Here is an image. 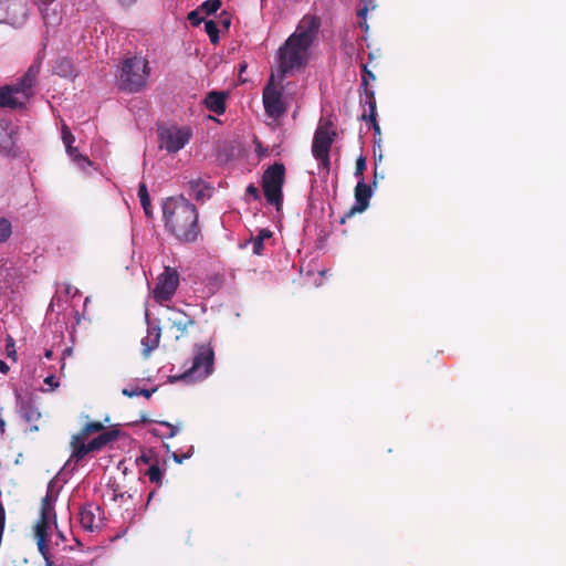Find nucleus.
Returning a JSON list of instances; mask_svg holds the SVG:
<instances>
[{"mask_svg": "<svg viewBox=\"0 0 566 566\" xmlns=\"http://www.w3.org/2000/svg\"><path fill=\"white\" fill-rule=\"evenodd\" d=\"M321 21L314 15H305L296 31L291 34L277 52L280 78L300 71L307 60L308 49L318 31Z\"/></svg>", "mask_w": 566, "mask_h": 566, "instance_id": "obj_1", "label": "nucleus"}, {"mask_svg": "<svg viewBox=\"0 0 566 566\" xmlns=\"http://www.w3.org/2000/svg\"><path fill=\"white\" fill-rule=\"evenodd\" d=\"M163 217L167 231L182 243L197 241L200 234L199 213L184 196L169 197L163 203Z\"/></svg>", "mask_w": 566, "mask_h": 566, "instance_id": "obj_2", "label": "nucleus"}, {"mask_svg": "<svg viewBox=\"0 0 566 566\" xmlns=\"http://www.w3.org/2000/svg\"><path fill=\"white\" fill-rule=\"evenodd\" d=\"M118 436L119 431L117 429L105 430L101 421L86 422L77 433L71 437V455L66 467L76 468L87 454L99 452L117 440Z\"/></svg>", "mask_w": 566, "mask_h": 566, "instance_id": "obj_3", "label": "nucleus"}, {"mask_svg": "<svg viewBox=\"0 0 566 566\" xmlns=\"http://www.w3.org/2000/svg\"><path fill=\"white\" fill-rule=\"evenodd\" d=\"M149 75L150 66L146 57L126 56L116 75L118 88L127 93L142 92L147 86Z\"/></svg>", "mask_w": 566, "mask_h": 566, "instance_id": "obj_4", "label": "nucleus"}, {"mask_svg": "<svg viewBox=\"0 0 566 566\" xmlns=\"http://www.w3.org/2000/svg\"><path fill=\"white\" fill-rule=\"evenodd\" d=\"M39 73L40 64L33 63L19 82L0 87V107H9L12 109L23 107L24 102L19 101L17 95L22 94L28 98Z\"/></svg>", "mask_w": 566, "mask_h": 566, "instance_id": "obj_5", "label": "nucleus"}, {"mask_svg": "<svg viewBox=\"0 0 566 566\" xmlns=\"http://www.w3.org/2000/svg\"><path fill=\"white\" fill-rule=\"evenodd\" d=\"M285 181V167L282 163L270 166L262 176V189L268 203L276 209L283 203V186Z\"/></svg>", "mask_w": 566, "mask_h": 566, "instance_id": "obj_6", "label": "nucleus"}, {"mask_svg": "<svg viewBox=\"0 0 566 566\" xmlns=\"http://www.w3.org/2000/svg\"><path fill=\"white\" fill-rule=\"evenodd\" d=\"M214 352L208 344L197 345L191 367L186 370L180 379L197 381L208 377L213 370Z\"/></svg>", "mask_w": 566, "mask_h": 566, "instance_id": "obj_7", "label": "nucleus"}, {"mask_svg": "<svg viewBox=\"0 0 566 566\" xmlns=\"http://www.w3.org/2000/svg\"><path fill=\"white\" fill-rule=\"evenodd\" d=\"M262 101L265 114L271 118H280L287 112L282 87H277L274 83V74H271L268 84L262 91Z\"/></svg>", "mask_w": 566, "mask_h": 566, "instance_id": "obj_8", "label": "nucleus"}, {"mask_svg": "<svg viewBox=\"0 0 566 566\" xmlns=\"http://www.w3.org/2000/svg\"><path fill=\"white\" fill-rule=\"evenodd\" d=\"M178 286V271L174 268L166 266L165 271L157 277V283L153 290V297L159 304L168 302L175 295Z\"/></svg>", "mask_w": 566, "mask_h": 566, "instance_id": "obj_9", "label": "nucleus"}, {"mask_svg": "<svg viewBox=\"0 0 566 566\" xmlns=\"http://www.w3.org/2000/svg\"><path fill=\"white\" fill-rule=\"evenodd\" d=\"M335 136V132L329 130L327 126H319L314 134L312 153L315 159L318 160L321 166L326 170H328L331 166L329 150Z\"/></svg>", "mask_w": 566, "mask_h": 566, "instance_id": "obj_10", "label": "nucleus"}, {"mask_svg": "<svg viewBox=\"0 0 566 566\" xmlns=\"http://www.w3.org/2000/svg\"><path fill=\"white\" fill-rule=\"evenodd\" d=\"M190 136V132L185 128H166L159 133L160 147L165 148L168 153H177L185 147Z\"/></svg>", "mask_w": 566, "mask_h": 566, "instance_id": "obj_11", "label": "nucleus"}, {"mask_svg": "<svg viewBox=\"0 0 566 566\" xmlns=\"http://www.w3.org/2000/svg\"><path fill=\"white\" fill-rule=\"evenodd\" d=\"M371 195V187L364 179L359 180L354 190L356 203L340 218V223H345L348 218L356 213L364 212L369 207Z\"/></svg>", "mask_w": 566, "mask_h": 566, "instance_id": "obj_12", "label": "nucleus"}, {"mask_svg": "<svg viewBox=\"0 0 566 566\" xmlns=\"http://www.w3.org/2000/svg\"><path fill=\"white\" fill-rule=\"evenodd\" d=\"M169 311L170 314L167 317V321L170 325V328H175L177 331L175 338L179 339L180 337L186 335L190 326H193L196 324V321L181 310L169 307Z\"/></svg>", "mask_w": 566, "mask_h": 566, "instance_id": "obj_13", "label": "nucleus"}, {"mask_svg": "<svg viewBox=\"0 0 566 566\" xmlns=\"http://www.w3.org/2000/svg\"><path fill=\"white\" fill-rule=\"evenodd\" d=\"M51 524H53V521L44 518V516H39L33 527L38 549L44 558H46V554L49 553V530Z\"/></svg>", "mask_w": 566, "mask_h": 566, "instance_id": "obj_14", "label": "nucleus"}, {"mask_svg": "<svg viewBox=\"0 0 566 566\" xmlns=\"http://www.w3.org/2000/svg\"><path fill=\"white\" fill-rule=\"evenodd\" d=\"M80 523L85 531L93 532L101 524V509L93 504H87L80 510Z\"/></svg>", "mask_w": 566, "mask_h": 566, "instance_id": "obj_15", "label": "nucleus"}, {"mask_svg": "<svg viewBox=\"0 0 566 566\" xmlns=\"http://www.w3.org/2000/svg\"><path fill=\"white\" fill-rule=\"evenodd\" d=\"M55 0H38L36 6L42 20L46 25H57L62 21V14L56 8H52Z\"/></svg>", "mask_w": 566, "mask_h": 566, "instance_id": "obj_16", "label": "nucleus"}, {"mask_svg": "<svg viewBox=\"0 0 566 566\" xmlns=\"http://www.w3.org/2000/svg\"><path fill=\"white\" fill-rule=\"evenodd\" d=\"M57 499V494L53 491V489L49 488L45 496L41 501L40 516H44V518L53 521L54 526H56V513H55V502Z\"/></svg>", "mask_w": 566, "mask_h": 566, "instance_id": "obj_17", "label": "nucleus"}, {"mask_svg": "<svg viewBox=\"0 0 566 566\" xmlns=\"http://www.w3.org/2000/svg\"><path fill=\"white\" fill-rule=\"evenodd\" d=\"M161 329L159 326H149L147 335L142 339L143 355L149 357L150 353L159 345Z\"/></svg>", "mask_w": 566, "mask_h": 566, "instance_id": "obj_18", "label": "nucleus"}, {"mask_svg": "<svg viewBox=\"0 0 566 566\" xmlns=\"http://www.w3.org/2000/svg\"><path fill=\"white\" fill-rule=\"evenodd\" d=\"M205 104L209 111L222 115L226 112V95L222 92H209L206 96Z\"/></svg>", "mask_w": 566, "mask_h": 566, "instance_id": "obj_19", "label": "nucleus"}, {"mask_svg": "<svg viewBox=\"0 0 566 566\" xmlns=\"http://www.w3.org/2000/svg\"><path fill=\"white\" fill-rule=\"evenodd\" d=\"M20 413L28 423L33 424L32 429L38 430L35 423L41 419V412L32 402H23L20 407Z\"/></svg>", "mask_w": 566, "mask_h": 566, "instance_id": "obj_20", "label": "nucleus"}, {"mask_svg": "<svg viewBox=\"0 0 566 566\" xmlns=\"http://www.w3.org/2000/svg\"><path fill=\"white\" fill-rule=\"evenodd\" d=\"M366 103L368 105L369 113L367 114L366 112H364L361 115V119L370 122L375 133L380 134V127L376 120V97L374 92L368 93V101H366Z\"/></svg>", "mask_w": 566, "mask_h": 566, "instance_id": "obj_21", "label": "nucleus"}, {"mask_svg": "<svg viewBox=\"0 0 566 566\" xmlns=\"http://www.w3.org/2000/svg\"><path fill=\"white\" fill-rule=\"evenodd\" d=\"M190 195L198 201L210 197V188L200 179L189 181Z\"/></svg>", "mask_w": 566, "mask_h": 566, "instance_id": "obj_22", "label": "nucleus"}, {"mask_svg": "<svg viewBox=\"0 0 566 566\" xmlns=\"http://www.w3.org/2000/svg\"><path fill=\"white\" fill-rule=\"evenodd\" d=\"M272 237V231L269 229H261L258 235L252 240V251L256 255H261L264 250V240Z\"/></svg>", "mask_w": 566, "mask_h": 566, "instance_id": "obj_23", "label": "nucleus"}, {"mask_svg": "<svg viewBox=\"0 0 566 566\" xmlns=\"http://www.w3.org/2000/svg\"><path fill=\"white\" fill-rule=\"evenodd\" d=\"M138 198H139L142 207H143V209L145 211V214L147 217H150L151 216V211H150V208H151L150 197H149V193H148V190H147V186L144 182L139 184V187H138Z\"/></svg>", "mask_w": 566, "mask_h": 566, "instance_id": "obj_24", "label": "nucleus"}, {"mask_svg": "<svg viewBox=\"0 0 566 566\" xmlns=\"http://www.w3.org/2000/svg\"><path fill=\"white\" fill-rule=\"evenodd\" d=\"M376 78L375 74L368 70L366 64L361 65V87L364 90V94L366 95V101H368V93L373 92L368 88L369 81H374Z\"/></svg>", "mask_w": 566, "mask_h": 566, "instance_id": "obj_25", "label": "nucleus"}, {"mask_svg": "<svg viewBox=\"0 0 566 566\" xmlns=\"http://www.w3.org/2000/svg\"><path fill=\"white\" fill-rule=\"evenodd\" d=\"M145 474L149 478L150 482L156 483L157 485L161 484L163 472L157 461L150 464Z\"/></svg>", "mask_w": 566, "mask_h": 566, "instance_id": "obj_26", "label": "nucleus"}, {"mask_svg": "<svg viewBox=\"0 0 566 566\" xmlns=\"http://www.w3.org/2000/svg\"><path fill=\"white\" fill-rule=\"evenodd\" d=\"M205 30L209 35V39L212 44H217L219 42V29L213 20L205 21Z\"/></svg>", "mask_w": 566, "mask_h": 566, "instance_id": "obj_27", "label": "nucleus"}, {"mask_svg": "<svg viewBox=\"0 0 566 566\" xmlns=\"http://www.w3.org/2000/svg\"><path fill=\"white\" fill-rule=\"evenodd\" d=\"M56 73L63 76L70 75L72 73V63L69 59H60L56 62L55 66Z\"/></svg>", "mask_w": 566, "mask_h": 566, "instance_id": "obj_28", "label": "nucleus"}, {"mask_svg": "<svg viewBox=\"0 0 566 566\" xmlns=\"http://www.w3.org/2000/svg\"><path fill=\"white\" fill-rule=\"evenodd\" d=\"M12 233V227L9 220L0 217V242H6Z\"/></svg>", "mask_w": 566, "mask_h": 566, "instance_id": "obj_29", "label": "nucleus"}, {"mask_svg": "<svg viewBox=\"0 0 566 566\" xmlns=\"http://www.w3.org/2000/svg\"><path fill=\"white\" fill-rule=\"evenodd\" d=\"M220 0H207L201 6V8L206 11L207 14H212L217 12L220 9Z\"/></svg>", "mask_w": 566, "mask_h": 566, "instance_id": "obj_30", "label": "nucleus"}, {"mask_svg": "<svg viewBox=\"0 0 566 566\" xmlns=\"http://www.w3.org/2000/svg\"><path fill=\"white\" fill-rule=\"evenodd\" d=\"M62 140L65 147L72 146L75 142L74 135L72 134L69 126L65 124L62 125Z\"/></svg>", "mask_w": 566, "mask_h": 566, "instance_id": "obj_31", "label": "nucleus"}, {"mask_svg": "<svg viewBox=\"0 0 566 566\" xmlns=\"http://www.w3.org/2000/svg\"><path fill=\"white\" fill-rule=\"evenodd\" d=\"M366 170V158L364 156H359L356 159L355 166V176L359 178V180L364 179V171Z\"/></svg>", "mask_w": 566, "mask_h": 566, "instance_id": "obj_32", "label": "nucleus"}, {"mask_svg": "<svg viewBox=\"0 0 566 566\" xmlns=\"http://www.w3.org/2000/svg\"><path fill=\"white\" fill-rule=\"evenodd\" d=\"M65 149H66L67 155L70 157H72L74 161H77V163H81L82 160L83 161H88L87 157L82 156L78 153V149L76 147H74L73 145L69 146V147H65Z\"/></svg>", "mask_w": 566, "mask_h": 566, "instance_id": "obj_33", "label": "nucleus"}, {"mask_svg": "<svg viewBox=\"0 0 566 566\" xmlns=\"http://www.w3.org/2000/svg\"><path fill=\"white\" fill-rule=\"evenodd\" d=\"M187 19L193 27H198L203 21V18L196 10L189 12Z\"/></svg>", "mask_w": 566, "mask_h": 566, "instance_id": "obj_34", "label": "nucleus"}, {"mask_svg": "<svg viewBox=\"0 0 566 566\" xmlns=\"http://www.w3.org/2000/svg\"><path fill=\"white\" fill-rule=\"evenodd\" d=\"M1 147L7 155H10L13 151L14 142L12 139V132L10 134H8V138L4 143V145H2Z\"/></svg>", "mask_w": 566, "mask_h": 566, "instance_id": "obj_35", "label": "nucleus"}, {"mask_svg": "<svg viewBox=\"0 0 566 566\" xmlns=\"http://www.w3.org/2000/svg\"><path fill=\"white\" fill-rule=\"evenodd\" d=\"M247 195L251 196L254 200H259L260 199V192H259V189L253 185H249L247 187Z\"/></svg>", "mask_w": 566, "mask_h": 566, "instance_id": "obj_36", "label": "nucleus"}, {"mask_svg": "<svg viewBox=\"0 0 566 566\" xmlns=\"http://www.w3.org/2000/svg\"><path fill=\"white\" fill-rule=\"evenodd\" d=\"M44 384L50 386V390H54L56 387H59V381L56 380L55 376L50 375L44 379Z\"/></svg>", "mask_w": 566, "mask_h": 566, "instance_id": "obj_37", "label": "nucleus"}, {"mask_svg": "<svg viewBox=\"0 0 566 566\" xmlns=\"http://www.w3.org/2000/svg\"><path fill=\"white\" fill-rule=\"evenodd\" d=\"M122 394L126 397H135V396H139V389H128V388H124Z\"/></svg>", "mask_w": 566, "mask_h": 566, "instance_id": "obj_38", "label": "nucleus"}, {"mask_svg": "<svg viewBox=\"0 0 566 566\" xmlns=\"http://www.w3.org/2000/svg\"><path fill=\"white\" fill-rule=\"evenodd\" d=\"M161 424L168 427L170 429V432H169V437H174L176 433H177V427L176 426H172L168 422H161Z\"/></svg>", "mask_w": 566, "mask_h": 566, "instance_id": "obj_39", "label": "nucleus"}, {"mask_svg": "<svg viewBox=\"0 0 566 566\" xmlns=\"http://www.w3.org/2000/svg\"><path fill=\"white\" fill-rule=\"evenodd\" d=\"M55 527V532H56V536L62 541V542H65L66 541V537L65 535L63 534V532L59 528V526H54Z\"/></svg>", "mask_w": 566, "mask_h": 566, "instance_id": "obj_40", "label": "nucleus"}, {"mask_svg": "<svg viewBox=\"0 0 566 566\" xmlns=\"http://www.w3.org/2000/svg\"><path fill=\"white\" fill-rule=\"evenodd\" d=\"M367 12H368V7H366V6H365L364 8H361V9H359V10H358V13H357V14H358V17H359V18L365 19V18H366V15H367Z\"/></svg>", "mask_w": 566, "mask_h": 566, "instance_id": "obj_41", "label": "nucleus"}, {"mask_svg": "<svg viewBox=\"0 0 566 566\" xmlns=\"http://www.w3.org/2000/svg\"><path fill=\"white\" fill-rule=\"evenodd\" d=\"M153 391H154V390L139 389V395H143L144 397H146L147 399H149V398L151 397Z\"/></svg>", "mask_w": 566, "mask_h": 566, "instance_id": "obj_42", "label": "nucleus"}, {"mask_svg": "<svg viewBox=\"0 0 566 566\" xmlns=\"http://www.w3.org/2000/svg\"><path fill=\"white\" fill-rule=\"evenodd\" d=\"M9 370V366L6 361L0 359V373L6 374Z\"/></svg>", "mask_w": 566, "mask_h": 566, "instance_id": "obj_43", "label": "nucleus"}, {"mask_svg": "<svg viewBox=\"0 0 566 566\" xmlns=\"http://www.w3.org/2000/svg\"><path fill=\"white\" fill-rule=\"evenodd\" d=\"M137 461H138V462L140 461V462H144V463H147V464H148V463H150V458H149L148 455H146V454H142V455L137 459Z\"/></svg>", "mask_w": 566, "mask_h": 566, "instance_id": "obj_44", "label": "nucleus"}, {"mask_svg": "<svg viewBox=\"0 0 566 566\" xmlns=\"http://www.w3.org/2000/svg\"><path fill=\"white\" fill-rule=\"evenodd\" d=\"M53 356V352L51 349H46L44 353V357L48 359H51Z\"/></svg>", "mask_w": 566, "mask_h": 566, "instance_id": "obj_45", "label": "nucleus"}, {"mask_svg": "<svg viewBox=\"0 0 566 566\" xmlns=\"http://www.w3.org/2000/svg\"><path fill=\"white\" fill-rule=\"evenodd\" d=\"M136 0H119V2L124 6H130L132 3H134Z\"/></svg>", "mask_w": 566, "mask_h": 566, "instance_id": "obj_46", "label": "nucleus"}, {"mask_svg": "<svg viewBox=\"0 0 566 566\" xmlns=\"http://www.w3.org/2000/svg\"><path fill=\"white\" fill-rule=\"evenodd\" d=\"M48 555H49V553L46 554V556H48ZM45 560H46V566H56V565H54V563L49 562V558H48V557L45 558Z\"/></svg>", "mask_w": 566, "mask_h": 566, "instance_id": "obj_47", "label": "nucleus"}, {"mask_svg": "<svg viewBox=\"0 0 566 566\" xmlns=\"http://www.w3.org/2000/svg\"><path fill=\"white\" fill-rule=\"evenodd\" d=\"M359 25H360V28H365L366 30L368 29V25L366 22H364V23L361 22V23H359Z\"/></svg>", "mask_w": 566, "mask_h": 566, "instance_id": "obj_48", "label": "nucleus"}, {"mask_svg": "<svg viewBox=\"0 0 566 566\" xmlns=\"http://www.w3.org/2000/svg\"><path fill=\"white\" fill-rule=\"evenodd\" d=\"M223 25H226L228 28L230 25V21L229 20H224L223 21Z\"/></svg>", "mask_w": 566, "mask_h": 566, "instance_id": "obj_49", "label": "nucleus"}, {"mask_svg": "<svg viewBox=\"0 0 566 566\" xmlns=\"http://www.w3.org/2000/svg\"><path fill=\"white\" fill-rule=\"evenodd\" d=\"M175 459L177 462H179V463L181 462V459H179L176 454H175Z\"/></svg>", "mask_w": 566, "mask_h": 566, "instance_id": "obj_50", "label": "nucleus"}, {"mask_svg": "<svg viewBox=\"0 0 566 566\" xmlns=\"http://www.w3.org/2000/svg\"><path fill=\"white\" fill-rule=\"evenodd\" d=\"M245 67H247V65H242V66H241V72H242V71H244V70H245Z\"/></svg>", "mask_w": 566, "mask_h": 566, "instance_id": "obj_51", "label": "nucleus"}, {"mask_svg": "<svg viewBox=\"0 0 566 566\" xmlns=\"http://www.w3.org/2000/svg\"><path fill=\"white\" fill-rule=\"evenodd\" d=\"M360 103H365V104H367V103H366V99H365V101H364V99H360Z\"/></svg>", "mask_w": 566, "mask_h": 566, "instance_id": "obj_52", "label": "nucleus"}]
</instances>
